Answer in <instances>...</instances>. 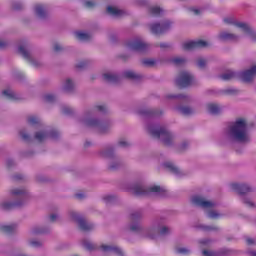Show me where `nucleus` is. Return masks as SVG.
Wrapping results in <instances>:
<instances>
[{"label": "nucleus", "mask_w": 256, "mask_h": 256, "mask_svg": "<svg viewBox=\"0 0 256 256\" xmlns=\"http://www.w3.org/2000/svg\"><path fill=\"white\" fill-rule=\"evenodd\" d=\"M107 13H109V15H113L114 17H121V15H123L121 10L112 6L107 7Z\"/></svg>", "instance_id": "a878e982"}, {"label": "nucleus", "mask_w": 256, "mask_h": 256, "mask_svg": "<svg viewBox=\"0 0 256 256\" xmlns=\"http://www.w3.org/2000/svg\"><path fill=\"white\" fill-rule=\"evenodd\" d=\"M176 253H178V255H189L191 250L187 248H176Z\"/></svg>", "instance_id": "72a5a7b5"}, {"label": "nucleus", "mask_w": 256, "mask_h": 256, "mask_svg": "<svg viewBox=\"0 0 256 256\" xmlns=\"http://www.w3.org/2000/svg\"><path fill=\"white\" fill-rule=\"evenodd\" d=\"M82 245L85 249H87V251H95V249H97V246H95V244L91 243L90 241L84 240L82 242Z\"/></svg>", "instance_id": "c756f323"}, {"label": "nucleus", "mask_w": 256, "mask_h": 256, "mask_svg": "<svg viewBox=\"0 0 256 256\" xmlns=\"http://www.w3.org/2000/svg\"><path fill=\"white\" fill-rule=\"evenodd\" d=\"M208 217L210 219H219L221 217V214L215 212V211H209L208 212Z\"/></svg>", "instance_id": "e433bc0d"}, {"label": "nucleus", "mask_w": 256, "mask_h": 256, "mask_svg": "<svg viewBox=\"0 0 256 256\" xmlns=\"http://www.w3.org/2000/svg\"><path fill=\"white\" fill-rule=\"evenodd\" d=\"M102 155L104 157H111V155H113V148H109L108 150L104 151Z\"/></svg>", "instance_id": "a18cd8bd"}, {"label": "nucleus", "mask_w": 256, "mask_h": 256, "mask_svg": "<svg viewBox=\"0 0 256 256\" xmlns=\"http://www.w3.org/2000/svg\"><path fill=\"white\" fill-rule=\"evenodd\" d=\"M75 198H76V199H85V194H83V193H77V194H75Z\"/></svg>", "instance_id": "680f3d73"}, {"label": "nucleus", "mask_w": 256, "mask_h": 256, "mask_svg": "<svg viewBox=\"0 0 256 256\" xmlns=\"http://www.w3.org/2000/svg\"><path fill=\"white\" fill-rule=\"evenodd\" d=\"M74 35H75L76 39H78V41H90L91 40V34H89V33L77 31L74 33Z\"/></svg>", "instance_id": "6ab92c4d"}, {"label": "nucleus", "mask_w": 256, "mask_h": 256, "mask_svg": "<svg viewBox=\"0 0 256 256\" xmlns=\"http://www.w3.org/2000/svg\"><path fill=\"white\" fill-rule=\"evenodd\" d=\"M244 83H251L256 76V66L238 74Z\"/></svg>", "instance_id": "9b49d317"}, {"label": "nucleus", "mask_w": 256, "mask_h": 256, "mask_svg": "<svg viewBox=\"0 0 256 256\" xmlns=\"http://www.w3.org/2000/svg\"><path fill=\"white\" fill-rule=\"evenodd\" d=\"M73 81H71V79H67L64 85V90L66 91H73Z\"/></svg>", "instance_id": "2f4dec72"}, {"label": "nucleus", "mask_w": 256, "mask_h": 256, "mask_svg": "<svg viewBox=\"0 0 256 256\" xmlns=\"http://www.w3.org/2000/svg\"><path fill=\"white\" fill-rule=\"evenodd\" d=\"M44 101L45 103H53V101H55V96L52 94H46L44 96Z\"/></svg>", "instance_id": "c9c22d12"}, {"label": "nucleus", "mask_w": 256, "mask_h": 256, "mask_svg": "<svg viewBox=\"0 0 256 256\" xmlns=\"http://www.w3.org/2000/svg\"><path fill=\"white\" fill-rule=\"evenodd\" d=\"M138 229H139L138 224H134V225H132V226L130 227V230H131V231H137Z\"/></svg>", "instance_id": "774afa93"}, {"label": "nucleus", "mask_w": 256, "mask_h": 256, "mask_svg": "<svg viewBox=\"0 0 256 256\" xmlns=\"http://www.w3.org/2000/svg\"><path fill=\"white\" fill-rule=\"evenodd\" d=\"M230 135L240 143H247L249 141V135L247 134V121L242 118L237 119L230 127Z\"/></svg>", "instance_id": "f257e3e1"}, {"label": "nucleus", "mask_w": 256, "mask_h": 256, "mask_svg": "<svg viewBox=\"0 0 256 256\" xmlns=\"http://www.w3.org/2000/svg\"><path fill=\"white\" fill-rule=\"evenodd\" d=\"M50 221L51 223H55V221H57V214L50 215Z\"/></svg>", "instance_id": "0e129e2a"}, {"label": "nucleus", "mask_w": 256, "mask_h": 256, "mask_svg": "<svg viewBox=\"0 0 256 256\" xmlns=\"http://www.w3.org/2000/svg\"><path fill=\"white\" fill-rule=\"evenodd\" d=\"M169 233V228H167L166 226H163L160 229V235H167Z\"/></svg>", "instance_id": "603ef678"}, {"label": "nucleus", "mask_w": 256, "mask_h": 256, "mask_svg": "<svg viewBox=\"0 0 256 256\" xmlns=\"http://www.w3.org/2000/svg\"><path fill=\"white\" fill-rule=\"evenodd\" d=\"M142 65H144V67H153V65H155V60H153V59H144L142 61Z\"/></svg>", "instance_id": "f704fd0d"}, {"label": "nucleus", "mask_w": 256, "mask_h": 256, "mask_svg": "<svg viewBox=\"0 0 256 256\" xmlns=\"http://www.w3.org/2000/svg\"><path fill=\"white\" fill-rule=\"evenodd\" d=\"M224 23H228L229 25H235V27L241 29L243 33H245V35H248L253 43H256V32L253 31V29H251L249 25L243 22H234L231 18H224Z\"/></svg>", "instance_id": "20e7f679"}, {"label": "nucleus", "mask_w": 256, "mask_h": 256, "mask_svg": "<svg viewBox=\"0 0 256 256\" xmlns=\"http://www.w3.org/2000/svg\"><path fill=\"white\" fill-rule=\"evenodd\" d=\"M231 189L232 191H236L239 195H245V193H250L251 191V187L247 184L232 183Z\"/></svg>", "instance_id": "ddd939ff"}, {"label": "nucleus", "mask_w": 256, "mask_h": 256, "mask_svg": "<svg viewBox=\"0 0 256 256\" xmlns=\"http://www.w3.org/2000/svg\"><path fill=\"white\" fill-rule=\"evenodd\" d=\"M187 96L183 95V94H179V95H169L168 99H185Z\"/></svg>", "instance_id": "c03bdc74"}, {"label": "nucleus", "mask_w": 256, "mask_h": 256, "mask_svg": "<svg viewBox=\"0 0 256 256\" xmlns=\"http://www.w3.org/2000/svg\"><path fill=\"white\" fill-rule=\"evenodd\" d=\"M203 230L204 231H217V227H215V226H204Z\"/></svg>", "instance_id": "5fc2aeb1"}, {"label": "nucleus", "mask_w": 256, "mask_h": 256, "mask_svg": "<svg viewBox=\"0 0 256 256\" xmlns=\"http://www.w3.org/2000/svg\"><path fill=\"white\" fill-rule=\"evenodd\" d=\"M169 27H171V22L166 21L162 24H152L150 30L154 35H161L162 33H165V31H168Z\"/></svg>", "instance_id": "9d476101"}, {"label": "nucleus", "mask_w": 256, "mask_h": 256, "mask_svg": "<svg viewBox=\"0 0 256 256\" xmlns=\"http://www.w3.org/2000/svg\"><path fill=\"white\" fill-rule=\"evenodd\" d=\"M35 13L38 15V17L43 18L45 15H47V12L45 11V6L41 4H37L35 6Z\"/></svg>", "instance_id": "b1692460"}, {"label": "nucleus", "mask_w": 256, "mask_h": 256, "mask_svg": "<svg viewBox=\"0 0 256 256\" xmlns=\"http://www.w3.org/2000/svg\"><path fill=\"white\" fill-rule=\"evenodd\" d=\"M132 193L133 195H136V197H143L145 195H149V193H160L163 195V193H165V189L161 188V186L145 188L141 184H136L132 187Z\"/></svg>", "instance_id": "7ed1b4c3"}, {"label": "nucleus", "mask_w": 256, "mask_h": 256, "mask_svg": "<svg viewBox=\"0 0 256 256\" xmlns=\"http://www.w3.org/2000/svg\"><path fill=\"white\" fill-rule=\"evenodd\" d=\"M62 50H63V47H61V45H59V44L54 45V51H56V53L59 51H62Z\"/></svg>", "instance_id": "bf43d9fd"}, {"label": "nucleus", "mask_w": 256, "mask_h": 256, "mask_svg": "<svg viewBox=\"0 0 256 256\" xmlns=\"http://www.w3.org/2000/svg\"><path fill=\"white\" fill-rule=\"evenodd\" d=\"M100 249H102L104 253H115V255L123 256V251L117 246L102 245Z\"/></svg>", "instance_id": "4468645a"}, {"label": "nucleus", "mask_w": 256, "mask_h": 256, "mask_svg": "<svg viewBox=\"0 0 256 256\" xmlns=\"http://www.w3.org/2000/svg\"><path fill=\"white\" fill-rule=\"evenodd\" d=\"M20 135H21V138L23 139V141H29V134L20 132Z\"/></svg>", "instance_id": "6e6d98bb"}, {"label": "nucleus", "mask_w": 256, "mask_h": 256, "mask_svg": "<svg viewBox=\"0 0 256 256\" xmlns=\"http://www.w3.org/2000/svg\"><path fill=\"white\" fill-rule=\"evenodd\" d=\"M208 46L209 43H207L205 40L188 41L182 44V49L184 51H193V49H203Z\"/></svg>", "instance_id": "0eeeda50"}, {"label": "nucleus", "mask_w": 256, "mask_h": 256, "mask_svg": "<svg viewBox=\"0 0 256 256\" xmlns=\"http://www.w3.org/2000/svg\"><path fill=\"white\" fill-rule=\"evenodd\" d=\"M12 7H13V9H15L16 11H19V9H22L23 4H21V2H14Z\"/></svg>", "instance_id": "de8ad7c7"}, {"label": "nucleus", "mask_w": 256, "mask_h": 256, "mask_svg": "<svg viewBox=\"0 0 256 256\" xmlns=\"http://www.w3.org/2000/svg\"><path fill=\"white\" fill-rule=\"evenodd\" d=\"M129 142H127V141H125V140H120L119 142H118V146L119 147H129Z\"/></svg>", "instance_id": "8fccbe9b"}, {"label": "nucleus", "mask_w": 256, "mask_h": 256, "mask_svg": "<svg viewBox=\"0 0 256 256\" xmlns=\"http://www.w3.org/2000/svg\"><path fill=\"white\" fill-rule=\"evenodd\" d=\"M246 243L247 245H255V240H253V238H247Z\"/></svg>", "instance_id": "052dcab7"}, {"label": "nucleus", "mask_w": 256, "mask_h": 256, "mask_svg": "<svg viewBox=\"0 0 256 256\" xmlns=\"http://www.w3.org/2000/svg\"><path fill=\"white\" fill-rule=\"evenodd\" d=\"M124 79H133L134 81H139L141 79V75L136 74L135 72L128 70L123 73Z\"/></svg>", "instance_id": "aec40b11"}, {"label": "nucleus", "mask_w": 256, "mask_h": 256, "mask_svg": "<svg viewBox=\"0 0 256 256\" xmlns=\"http://www.w3.org/2000/svg\"><path fill=\"white\" fill-rule=\"evenodd\" d=\"M164 167L166 169H168V171H170L171 173H174V175H179V173H181V171L179 170V168H177L176 166H174L173 163L171 162H166L164 163Z\"/></svg>", "instance_id": "5701e85b"}, {"label": "nucleus", "mask_w": 256, "mask_h": 256, "mask_svg": "<svg viewBox=\"0 0 256 256\" xmlns=\"http://www.w3.org/2000/svg\"><path fill=\"white\" fill-rule=\"evenodd\" d=\"M202 255H204V256H217V253L211 252L209 250H203Z\"/></svg>", "instance_id": "49530a36"}, {"label": "nucleus", "mask_w": 256, "mask_h": 256, "mask_svg": "<svg viewBox=\"0 0 256 256\" xmlns=\"http://www.w3.org/2000/svg\"><path fill=\"white\" fill-rule=\"evenodd\" d=\"M195 82V77L187 71H182L179 73L176 79L177 87L180 89H185V87H191V84Z\"/></svg>", "instance_id": "39448f33"}, {"label": "nucleus", "mask_w": 256, "mask_h": 256, "mask_svg": "<svg viewBox=\"0 0 256 256\" xmlns=\"http://www.w3.org/2000/svg\"><path fill=\"white\" fill-rule=\"evenodd\" d=\"M63 113H64V115H71V113H73V109H71L69 107H64Z\"/></svg>", "instance_id": "864d4df0"}, {"label": "nucleus", "mask_w": 256, "mask_h": 256, "mask_svg": "<svg viewBox=\"0 0 256 256\" xmlns=\"http://www.w3.org/2000/svg\"><path fill=\"white\" fill-rule=\"evenodd\" d=\"M103 79L106 83H119L121 78L115 74L105 73L103 74Z\"/></svg>", "instance_id": "f3484780"}, {"label": "nucleus", "mask_w": 256, "mask_h": 256, "mask_svg": "<svg viewBox=\"0 0 256 256\" xmlns=\"http://www.w3.org/2000/svg\"><path fill=\"white\" fill-rule=\"evenodd\" d=\"M95 2L91 1V0H85L84 1V6L86 7V9H93V7H95Z\"/></svg>", "instance_id": "ea45409f"}, {"label": "nucleus", "mask_w": 256, "mask_h": 256, "mask_svg": "<svg viewBox=\"0 0 256 256\" xmlns=\"http://www.w3.org/2000/svg\"><path fill=\"white\" fill-rule=\"evenodd\" d=\"M93 113L89 112L86 114L85 119L83 120L86 127H99V122L96 119H92Z\"/></svg>", "instance_id": "2eb2a0df"}, {"label": "nucleus", "mask_w": 256, "mask_h": 256, "mask_svg": "<svg viewBox=\"0 0 256 256\" xmlns=\"http://www.w3.org/2000/svg\"><path fill=\"white\" fill-rule=\"evenodd\" d=\"M30 245L32 247H41V242L37 241V240H32V241H30Z\"/></svg>", "instance_id": "3c124183"}, {"label": "nucleus", "mask_w": 256, "mask_h": 256, "mask_svg": "<svg viewBox=\"0 0 256 256\" xmlns=\"http://www.w3.org/2000/svg\"><path fill=\"white\" fill-rule=\"evenodd\" d=\"M162 13L163 9L158 6H153L150 8V15H152L153 17H159V15H161Z\"/></svg>", "instance_id": "cd10ccee"}, {"label": "nucleus", "mask_w": 256, "mask_h": 256, "mask_svg": "<svg viewBox=\"0 0 256 256\" xmlns=\"http://www.w3.org/2000/svg\"><path fill=\"white\" fill-rule=\"evenodd\" d=\"M130 219H131V221H133V222L139 221V219H141V213H139V212L132 213V214L130 215Z\"/></svg>", "instance_id": "4c0bfd02"}, {"label": "nucleus", "mask_w": 256, "mask_h": 256, "mask_svg": "<svg viewBox=\"0 0 256 256\" xmlns=\"http://www.w3.org/2000/svg\"><path fill=\"white\" fill-rule=\"evenodd\" d=\"M6 46H7V42L0 40V49H5Z\"/></svg>", "instance_id": "69168bd1"}, {"label": "nucleus", "mask_w": 256, "mask_h": 256, "mask_svg": "<svg viewBox=\"0 0 256 256\" xmlns=\"http://www.w3.org/2000/svg\"><path fill=\"white\" fill-rule=\"evenodd\" d=\"M127 47L130 48L131 51L140 52L147 51L149 49V45L139 39L127 42Z\"/></svg>", "instance_id": "6e6552de"}, {"label": "nucleus", "mask_w": 256, "mask_h": 256, "mask_svg": "<svg viewBox=\"0 0 256 256\" xmlns=\"http://www.w3.org/2000/svg\"><path fill=\"white\" fill-rule=\"evenodd\" d=\"M200 245H209V239L200 240Z\"/></svg>", "instance_id": "338daca9"}, {"label": "nucleus", "mask_w": 256, "mask_h": 256, "mask_svg": "<svg viewBox=\"0 0 256 256\" xmlns=\"http://www.w3.org/2000/svg\"><path fill=\"white\" fill-rule=\"evenodd\" d=\"M47 137H50V139H57V137H59V132L57 130H52L49 134L46 132H38L35 134V139L38 143H43Z\"/></svg>", "instance_id": "f8f14e48"}, {"label": "nucleus", "mask_w": 256, "mask_h": 256, "mask_svg": "<svg viewBox=\"0 0 256 256\" xmlns=\"http://www.w3.org/2000/svg\"><path fill=\"white\" fill-rule=\"evenodd\" d=\"M14 181H21L23 179V175L21 174H16L13 176Z\"/></svg>", "instance_id": "13d9d810"}, {"label": "nucleus", "mask_w": 256, "mask_h": 256, "mask_svg": "<svg viewBox=\"0 0 256 256\" xmlns=\"http://www.w3.org/2000/svg\"><path fill=\"white\" fill-rule=\"evenodd\" d=\"M2 94L4 95V97H6L7 99H9L10 101H17V99H19L17 97V94H15V92L7 89V90H4L2 92Z\"/></svg>", "instance_id": "393cba45"}, {"label": "nucleus", "mask_w": 256, "mask_h": 256, "mask_svg": "<svg viewBox=\"0 0 256 256\" xmlns=\"http://www.w3.org/2000/svg\"><path fill=\"white\" fill-rule=\"evenodd\" d=\"M17 229V225L12 224V225H4L0 227V231L2 233H6L7 235H11L12 233H15Z\"/></svg>", "instance_id": "a211bd4d"}, {"label": "nucleus", "mask_w": 256, "mask_h": 256, "mask_svg": "<svg viewBox=\"0 0 256 256\" xmlns=\"http://www.w3.org/2000/svg\"><path fill=\"white\" fill-rule=\"evenodd\" d=\"M148 131L154 139H162V143L166 145V147L173 144V135L170 134L167 129L163 127L155 128V126H149Z\"/></svg>", "instance_id": "f03ea898"}, {"label": "nucleus", "mask_w": 256, "mask_h": 256, "mask_svg": "<svg viewBox=\"0 0 256 256\" xmlns=\"http://www.w3.org/2000/svg\"><path fill=\"white\" fill-rule=\"evenodd\" d=\"M219 77L222 79V81H231V79H235V77H237V73L229 70Z\"/></svg>", "instance_id": "4be33fe9"}, {"label": "nucleus", "mask_w": 256, "mask_h": 256, "mask_svg": "<svg viewBox=\"0 0 256 256\" xmlns=\"http://www.w3.org/2000/svg\"><path fill=\"white\" fill-rule=\"evenodd\" d=\"M70 215L73 221H76V223H78L81 231H91V229H93V224H89L88 221L85 220V218H83L77 212H71Z\"/></svg>", "instance_id": "423d86ee"}, {"label": "nucleus", "mask_w": 256, "mask_h": 256, "mask_svg": "<svg viewBox=\"0 0 256 256\" xmlns=\"http://www.w3.org/2000/svg\"><path fill=\"white\" fill-rule=\"evenodd\" d=\"M207 109L212 115H219L221 113V107H219L217 104H208Z\"/></svg>", "instance_id": "412c9836"}, {"label": "nucleus", "mask_w": 256, "mask_h": 256, "mask_svg": "<svg viewBox=\"0 0 256 256\" xmlns=\"http://www.w3.org/2000/svg\"><path fill=\"white\" fill-rule=\"evenodd\" d=\"M12 195H25L24 189H14L11 191Z\"/></svg>", "instance_id": "79ce46f5"}, {"label": "nucleus", "mask_w": 256, "mask_h": 256, "mask_svg": "<svg viewBox=\"0 0 256 256\" xmlns=\"http://www.w3.org/2000/svg\"><path fill=\"white\" fill-rule=\"evenodd\" d=\"M192 203L196 205V207H202V209H212V207H215V203L207 201L201 196H193Z\"/></svg>", "instance_id": "1a4fd4ad"}, {"label": "nucleus", "mask_w": 256, "mask_h": 256, "mask_svg": "<svg viewBox=\"0 0 256 256\" xmlns=\"http://www.w3.org/2000/svg\"><path fill=\"white\" fill-rule=\"evenodd\" d=\"M84 67H87V61H81L76 65V69H84Z\"/></svg>", "instance_id": "09e8293b"}, {"label": "nucleus", "mask_w": 256, "mask_h": 256, "mask_svg": "<svg viewBox=\"0 0 256 256\" xmlns=\"http://www.w3.org/2000/svg\"><path fill=\"white\" fill-rule=\"evenodd\" d=\"M218 39H220V41H237L239 37L229 32H221L218 36Z\"/></svg>", "instance_id": "dca6fc26"}, {"label": "nucleus", "mask_w": 256, "mask_h": 256, "mask_svg": "<svg viewBox=\"0 0 256 256\" xmlns=\"http://www.w3.org/2000/svg\"><path fill=\"white\" fill-rule=\"evenodd\" d=\"M243 203L249 207H255V204H253V202H251V200L248 199H244Z\"/></svg>", "instance_id": "4d7b16f0"}, {"label": "nucleus", "mask_w": 256, "mask_h": 256, "mask_svg": "<svg viewBox=\"0 0 256 256\" xmlns=\"http://www.w3.org/2000/svg\"><path fill=\"white\" fill-rule=\"evenodd\" d=\"M197 65L200 69H204L205 65H207V60L203 58H199L197 61Z\"/></svg>", "instance_id": "58836bf2"}, {"label": "nucleus", "mask_w": 256, "mask_h": 256, "mask_svg": "<svg viewBox=\"0 0 256 256\" xmlns=\"http://www.w3.org/2000/svg\"><path fill=\"white\" fill-rule=\"evenodd\" d=\"M172 63H174V65H183L185 58H173Z\"/></svg>", "instance_id": "a19ab883"}, {"label": "nucleus", "mask_w": 256, "mask_h": 256, "mask_svg": "<svg viewBox=\"0 0 256 256\" xmlns=\"http://www.w3.org/2000/svg\"><path fill=\"white\" fill-rule=\"evenodd\" d=\"M177 110L182 114V115H193V109L184 106V107H178Z\"/></svg>", "instance_id": "7c9ffc66"}, {"label": "nucleus", "mask_w": 256, "mask_h": 256, "mask_svg": "<svg viewBox=\"0 0 256 256\" xmlns=\"http://www.w3.org/2000/svg\"><path fill=\"white\" fill-rule=\"evenodd\" d=\"M28 123H29V125H39V123H41V121L37 118V116H30L28 118Z\"/></svg>", "instance_id": "473e14b6"}, {"label": "nucleus", "mask_w": 256, "mask_h": 256, "mask_svg": "<svg viewBox=\"0 0 256 256\" xmlns=\"http://www.w3.org/2000/svg\"><path fill=\"white\" fill-rule=\"evenodd\" d=\"M95 109L100 113H105V111H107V107L105 105H98L95 107Z\"/></svg>", "instance_id": "37998d69"}, {"label": "nucleus", "mask_w": 256, "mask_h": 256, "mask_svg": "<svg viewBox=\"0 0 256 256\" xmlns=\"http://www.w3.org/2000/svg\"><path fill=\"white\" fill-rule=\"evenodd\" d=\"M103 199L106 203H109V202L113 201L114 198H113V196H105Z\"/></svg>", "instance_id": "e2e57ef3"}, {"label": "nucleus", "mask_w": 256, "mask_h": 256, "mask_svg": "<svg viewBox=\"0 0 256 256\" xmlns=\"http://www.w3.org/2000/svg\"><path fill=\"white\" fill-rule=\"evenodd\" d=\"M14 207H21V203H19V202H16V203L6 202V203L2 204V208L5 211H9V209H13Z\"/></svg>", "instance_id": "c85d7f7f"}, {"label": "nucleus", "mask_w": 256, "mask_h": 256, "mask_svg": "<svg viewBox=\"0 0 256 256\" xmlns=\"http://www.w3.org/2000/svg\"><path fill=\"white\" fill-rule=\"evenodd\" d=\"M18 53H20V55L27 61H31V55L29 54V51L25 49V46H19Z\"/></svg>", "instance_id": "bb28decb"}]
</instances>
